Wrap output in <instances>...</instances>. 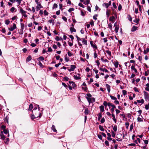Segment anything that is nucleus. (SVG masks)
Wrapping results in <instances>:
<instances>
[{
  "instance_id": "obj_10",
  "label": "nucleus",
  "mask_w": 149,
  "mask_h": 149,
  "mask_svg": "<svg viewBox=\"0 0 149 149\" xmlns=\"http://www.w3.org/2000/svg\"><path fill=\"white\" fill-rule=\"evenodd\" d=\"M70 31L71 33H72L73 32H76V29L72 27H70Z\"/></svg>"
},
{
  "instance_id": "obj_63",
  "label": "nucleus",
  "mask_w": 149,
  "mask_h": 149,
  "mask_svg": "<svg viewBox=\"0 0 149 149\" xmlns=\"http://www.w3.org/2000/svg\"><path fill=\"white\" fill-rule=\"evenodd\" d=\"M55 39L57 41H58L61 40L60 38L58 36H56V37Z\"/></svg>"
},
{
  "instance_id": "obj_24",
  "label": "nucleus",
  "mask_w": 149,
  "mask_h": 149,
  "mask_svg": "<svg viewBox=\"0 0 149 149\" xmlns=\"http://www.w3.org/2000/svg\"><path fill=\"white\" fill-rule=\"evenodd\" d=\"M73 77L74 79L76 80H78L81 79V77H77L76 75H74Z\"/></svg>"
},
{
  "instance_id": "obj_49",
  "label": "nucleus",
  "mask_w": 149,
  "mask_h": 149,
  "mask_svg": "<svg viewBox=\"0 0 149 149\" xmlns=\"http://www.w3.org/2000/svg\"><path fill=\"white\" fill-rule=\"evenodd\" d=\"M69 37L71 39L72 41H73V40L74 38V37L72 35H70L69 36Z\"/></svg>"
},
{
  "instance_id": "obj_39",
  "label": "nucleus",
  "mask_w": 149,
  "mask_h": 149,
  "mask_svg": "<svg viewBox=\"0 0 149 149\" xmlns=\"http://www.w3.org/2000/svg\"><path fill=\"white\" fill-rule=\"evenodd\" d=\"M21 28V29L23 30L24 28V24L22 23H20Z\"/></svg>"
},
{
  "instance_id": "obj_38",
  "label": "nucleus",
  "mask_w": 149,
  "mask_h": 149,
  "mask_svg": "<svg viewBox=\"0 0 149 149\" xmlns=\"http://www.w3.org/2000/svg\"><path fill=\"white\" fill-rule=\"evenodd\" d=\"M149 74V70H147V71L145 72V76H147Z\"/></svg>"
},
{
  "instance_id": "obj_27",
  "label": "nucleus",
  "mask_w": 149,
  "mask_h": 149,
  "mask_svg": "<svg viewBox=\"0 0 149 149\" xmlns=\"http://www.w3.org/2000/svg\"><path fill=\"white\" fill-rule=\"evenodd\" d=\"M84 113L86 115H87L88 114L89 111L87 108H86L85 109L84 111Z\"/></svg>"
},
{
  "instance_id": "obj_41",
  "label": "nucleus",
  "mask_w": 149,
  "mask_h": 149,
  "mask_svg": "<svg viewBox=\"0 0 149 149\" xmlns=\"http://www.w3.org/2000/svg\"><path fill=\"white\" fill-rule=\"evenodd\" d=\"M58 7L56 3H54L53 5V8H57Z\"/></svg>"
},
{
  "instance_id": "obj_50",
  "label": "nucleus",
  "mask_w": 149,
  "mask_h": 149,
  "mask_svg": "<svg viewBox=\"0 0 149 149\" xmlns=\"http://www.w3.org/2000/svg\"><path fill=\"white\" fill-rule=\"evenodd\" d=\"M105 143L106 144V145L107 146H108L109 145V142L107 141H106L105 142Z\"/></svg>"
},
{
  "instance_id": "obj_5",
  "label": "nucleus",
  "mask_w": 149,
  "mask_h": 149,
  "mask_svg": "<svg viewBox=\"0 0 149 149\" xmlns=\"http://www.w3.org/2000/svg\"><path fill=\"white\" fill-rule=\"evenodd\" d=\"M114 27H115V31L117 33L118 32L119 29V26L117 24V23L116 22L114 24Z\"/></svg>"
},
{
  "instance_id": "obj_60",
  "label": "nucleus",
  "mask_w": 149,
  "mask_h": 149,
  "mask_svg": "<svg viewBox=\"0 0 149 149\" xmlns=\"http://www.w3.org/2000/svg\"><path fill=\"white\" fill-rule=\"evenodd\" d=\"M62 19L65 21H67V18L65 16H63L62 17Z\"/></svg>"
},
{
  "instance_id": "obj_51",
  "label": "nucleus",
  "mask_w": 149,
  "mask_h": 149,
  "mask_svg": "<svg viewBox=\"0 0 149 149\" xmlns=\"http://www.w3.org/2000/svg\"><path fill=\"white\" fill-rule=\"evenodd\" d=\"M129 125V123L128 122H126L125 123V125H126V128L128 129Z\"/></svg>"
},
{
  "instance_id": "obj_37",
  "label": "nucleus",
  "mask_w": 149,
  "mask_h": 149,
  "mask_svg": "<svg viewBox=\"0 0 149 149\" xmlns=\"http://www.w3.org/2000/svg\"><path fill=\"white\" fill-rule=\"evenodd\" d=\"M112 136L113 137H115L116 136V134L113 131H111Z\"/></svg>"
},
{
  "instance_id": "obj_4",
  "label": "nucleus",
  "mask_w": 149,
  "mask_h": 149,
  "mask_svg": "<svg viewBox=\"0 0 149 149\" xmlns=\"http://www.w3.org/2000/svg\"><path fill=\"white\" fill-rule=\"evenodd\" d=\"M86 99L87 100L89 103L92 102H94L95 101V99L94 97H92L91 98L86 97Z\"/></svg>"
},
{
  "instance_id": "obj_32",
  "label": "nucleus",
  "mask_w": 149,
  "mask_h": 149,
  "mask_svg": "<svg viewBox=\"0 0 149 149\" xmlns=\"http://www.w3.org/2000/svg\"><path fill=\"white\" fill-rule=\"evenodd\" d=\"M118 62H116L114 63V65H115V67L116 68H117L118 67Z\"/></svg>"
},
{
  "instance_id": "obj_56",
  "label": "nucleus",
  "mask_w": 149,
  "mask_h": 149,
  "mask_svg": "<svg viewBox=\"0 0 149 149\" xmlns=\"http://www.w3.org/2000/svg\"><path fill=\"white\" fill-rule=\"evenodd\" d=\"M122 6L121 4H119L118 7V10H120L122 9Z\"/></svg>"
},
{
  "instance_id": "obj_57",
  "label": "nucleus",
  "mask_w": 149,
  "mask_h": 149,
  "mask_svg": "<svg viewBox=\"0 0 149 149\" xmlns=\"http://www.w3.org/2000/svg\"><path fill=\"white\" fill-rule=\"evenodd\" d=\"M41 61H43L44 60V58L43 57L41 56L38 58Z\"/></svg>"
},
{
  "instance_id": "obj_62",
  "label": "nucleus",
  "mask_w": 149,
  "mask_h": 149,
  "mask_svg": "<svg viewBox=\"0 0 149 149\" xmlns=\"http://www.w3.org/2000/svg\"><path fill=\"white\" fill-rule=\"evenodd\" d=\"M105 121V120L104 118H102L101 120V122L102 123H103Z\"/></svg>"
},
{
  "instance_id": "obj_46",
  "label": "nucleus",
  "mask_w": 149,
  "mask_h": 149,
  "mask_svg": "<svg viewBox=\"0 0 149 149\" xmlns=\"http://www.w3.org/2000/svg\"><path fill=\"white\" fill-rule=\"evenodd\" d=\"M110 97L112 100H116L117 99V98L116 97L112 95L110 96Z\"/></svg>"
},
{
  "instance_id": "obj_59",
  "label": "nucleus",
  "mask_w": 149,
  "mask_h": 149,
  "mask_svg": "<svg viewBox=\"0 0 149 149\" xmlns=\"http://www.w3.org/2000/svg\"><path fill=\"white\" fill-rule=\"evenodd\" d=\"M1 128L3 130H6V126L4 125H2L1 126Z\"/></svg>"
},
{
  "instance_id": "obj_53",
  "label": "nucleus",
  "mask_w": 149,
  "mask_h": 149,
  "mask_svg": "<svg viewBox=\"0 0 149 149\" xmlns=\"http://www.w3.org/2000/svg\"><path fill=\"white\" fill-rule=\"evenodd\" d=\"M108 103H107L106 101H104L103 102V105L105 107L108 105Z\"/></svg>"
},
{
  "instance_id": "obj_40",
  "label": "nucleus",
  "mask_w": 149,
  "mask_h": 149,
  "mask_svg": "<svg viewBox=\"0 0 149 149\" xmlns=\"http://www.w3.org/2000/svg\"><path fill=\"white\" fill-rule=\"evenodd\" d=\"M78 5L79 6L82 7L83 8H84V6L81 3H79Z\"/></svg>"
},
{
  "instance_id": "obj_15",
  "label": "nucleus",
  "mask_w": 149,
  "mask_h": 149,
  "mask_svg": "<svg viewBox=\"0 0 149 149\" xmlns=\"http://www.w3.org/2000/svg\"><path fill=\"white\" fill-rule=\"evenodd\" d=\"M100 111L103 112L104 111V106L103 105H101L100 107Z\"/></svg>"
},
{
  "instance_id": "obj_26",
  "label": "nucleus",
  "mask_w": 149,
  "mask_h": 149,
  "mask_svg": "<svg viewBox=\"0 0 149 149\" xmlns=\"http://www.w3.org/2000/svg\"><path fill=\"white\" fill-rule=\"evenodd\" d=\"M99 128L100 130L102 131H104V129L102 126L99 125Z\"/></svg>"
},
{
  "instance_id": "obj_14",
  "label": "nucleus",
  "mask_w": 149,
  "mask_h": 149,
  "mask_svg": "<svg viewBox=\"0 0 149 149\" xmlns=\"http://www.w3.org/2000/svg\"><path fill=\"white\" fill-rule=\"evenodd\" d=\"M69 83L70 84H72L73 88H74L76 86L75 84L72 81H69Z\"/></svg>"
},
{
  "instance_id": "obj_21",
  "label": "nucleus",
  "mask_w": 149,
  "mask_h": 149,
  "mask_svg": "<svg viewBox=\"0 0 149 149\" xmlns=\"http://www.w3.org/2000/svg\"><path fill=\"white\" fill-rule=\"evenodd\" d=\"M52 129L54 132H56L57 131L55 129V126L53 125H52Z\"/></svg>"
},
{
  "instance_id": "obj_52",
  "label": "nucleus",
  "mask_w": 149,
  "mask_h": 149,
  "mask_svg": "<svg viewBox=\"0 0 149 149\" xmlns=\"http://www.w3.org/2000/svg\"><path fill=\"white\" fill-rule=\"evenodd\" d=\"M108 26L111 29V30L112 28V25L111 23H109L108 24Z\"/></svg>"
},
{
  "instance_id": "obj_30",
  "label": "nucleus",
  "mask_w": 149,
  "mask_h": 149,
  "mask_svg": "<svg viewBox=\"0 0 149 149\" xmlns=\"http://www.w3.org/2000/svg\"><path fill=\"white\" fill-rule=\"evenodd\" d=\"M113 131L115 132H116L117 131V126L116 125H115V126H113Z\"/></svg>"
},
{
  "instance_id": "obj_16",
  "label": "nucleus",
  "mask_w": 149,
  "mask_h": 149,
  "mask_svg": "<svg viewBox=\"0 0 149 149\" xmlns=\"http://www.w3.org/2000/svg\"><path fill=\"white\" fill-rule=\"evenodd\" d=\"M131 69L134 71L135 72L137 73V70L135 68L134 65H132L131 67Z\"/></svg>"
},
{
  "instance_id": "obj_42",
  "label": "nucleus",
  "mask_w": 149,
  "mask_h": 149,
  "mask_svg": "<svg viewBox=\"0 0 149 149\" xmlns=\"http://www.w3.org/2000/svg\"><path fill=\"white\" fill-rule=\"evenodd\" d=\"M44 14L45 15H47L48 14V13L46 10H45L44 11Z\"/></svg>"
},
{
  "instance_id": "obj_34",
  "label": "nucleus",
  "mask_w": 149,
  "mask_h": 149,
  "mask_svg": "<svg viewBox=\"0 0 149 149\" xmlns=\"http://www.w3.org/2000/svg\"><path fill=\"white\" fill-rule=\"evenodd\" d=\"M0 135L1 139L4 140L5 139V137L3 134H0Z\"/></svg>"
},
{
  "instance_id": "obj_9",
  "label": "nucleus",
  "mask_w": 149,
  "mask_h": 149,
  "mask_svg": "<svg viewBox=\"0 0 149 149\" xmlns=\"http://www.w3.org/2000/svg\"><path fill=\"white\" fill-rule=\"evenodd\" d=\"M90 43L91 46L94 48H95V49H97V46L95 45L93 43V42L92 41H91Z\"/></svg>"
},
{
  "instance_id": "obj_25",
  "label": "nucleus",
  "mask_w": 149,
  "mask_h": 149,
  "mask_svg": "<svg viewBox=\"0 0 149 149\" xmlns=\"http://www.w3.org/2000/svg\"><path fill=\"white\" fill-rule=\"evenodd\" d=\"M82 43L83 44L85 45H87V41L86 40H85L84 38H82Z\"/></svg>"
},
{
  "instance_id": "obj_17",
  "label": "nucleus",
  "mask_w": 149,
  "mask_h": 149,
  "mask_svg": "<svg viewBox=\"0 0 149 149\" xmlns=\"http://www.w3.org/2000/svg\"><path fill=\"white\" fill-rule=\"evenodd\" d=\"M31 59V56H29L26 59V61L27 62H29L30 61Z\"/></svg>"
},
{
  "instance_id": "obj_55",
  "label": "nucleus",
  "mask_w": 149,
  "mask_h": 149,
  "mask_svg": "<svg viewBox=\"0 0 149 149\" xmlns=\"http://www.w3.org/2000/svg\"><path fill=\"white\" fill-rule=\"evenodd\" d=\"M10 21L8 20H7L6 21L5 24L7 25H8L10 23Z\"/></svg>"
},
{
  "instance_id": "obj_36",
  "label": "nucleus",
  "mask_w": 149,
  "mask_h": 149,
  "mask_svg": "<svg viewBox=\"0 0 149 149\" xmlns=\"http://www.w3.org/2000/svg\"><path fill=\"white\" fill-rule=\"evenodd\" d=\"M15 10V8L14 7H12L10 9V11L11 12H13Z\"/></svg>"
},
{
  "instance_id": "obj_18",
  "label": "nucleus",
  "mask_w": 149,
  "mask_h": 149,
  "mask_svg": "<svg viewBox=\"0 0 149 149\" xmlns=\"http://www.w3.org/2000/svg\"><path fill=\"white\" fill-rule=\"evenodd\" d=\"M116 138L118 139H120L122 136V134H119L117 135Z\"/></svg>"
},
{
  "instance_id": "obj_48",
  "label": "nucleus",
  "mask_w": 149,
  "mask_h": 149,
  "mask_svg": "<svg viewBox=\"0 0 149 149\" xmlns=\"http://www.w3.org/2000/svg\"><path fill=\"white\" fill-rule=\"evenodd\" d=\"M68 56L70 57L72 55V53L70 51H68Z\"/></svg>"
},
{
  "instance_id": "obj_64",
  "label": "nucleus",
  "mask_w": 149,
  "mask_h": 149,
  "mask_svg": "<svg viewBox=\"0 0 149 149\" xmlns=\"http://www.w3.org/2000/svg\"><path fill=\"white\" fill-rule=\"evenodd\" d=\"M97 15H95L93 17V19L95 20H96L97 19Z\"/></svg>"
},
{
  "instance_id": "obj_47",
  "label": "nucleus",
  "mask_w": 149,
  "mask_h": 149,
  "mask_svg": "<svg viewBox=\"0 0 149 149\" xmlns=\"http://www.w3.org/2000/svg\"><path fill=\"white\" fill-rule=\"evenodd\" d=\"M62 85L66 88H68L66 84L64 83H62Z\"/></svg>"
},
{
  "instance_id": "obj_35",
  "label": "nucleus",
  "mask_w": 149,
  "mask_h": 149,
  "mask_svg": "<svg viewBox=\"0 0 149 149\" xmlns=\"http://www.w3.org/2000/svg\"><path fill=\"white\" fill-rule=\"evenodd\" d=\"M33 108V105L32 104H31L29 106V109L31 110Z\"/></svg>"
},
{
  "instance_id": "obj_6",
  "label": "nucleus",
  "mask_w": 149,
  "mask_h": 149,
  "mask_svg": "<svg viewBox=\"0 0 149 149\" xmlns=\"http://www.w3.org/2000/svg\"><path fill=\"white\" fill-rule=\"evenodd\" d=\"M16 28V24L14 23L13 24V26H11L10 27V28H9V29L10 31H13L14 29Z\"/></svg>"
},
{
  "instance_id": "obj_31",
  "label": "nucleus",
  "mask_w": 149,
  "mask_h": 149,
  "mask_svg": "<svg viewBox=\"0 0 149 149\" xmlns=\"http://www.w3.org/2000/svg\"><path fill=\"white\" fill-rule=\"evenodd\" d=\"M145 108L146 110H148L149 109V103L148 104H146L145 106Z\"/></svg>"
},
{
  "instance_id": "obj_11",
  "label": "nucleus",
  "mask_w": 149,
  "mask_h": 149,
  "mask_svg": "<svg viewBox=\"0 0 149 149\" xmlns=\"http://www.w3.org/2000/svg\"><path fill=\"white\" fill-rule=\"evenodd\" d=\"M41 8V5L40 4L38 5L36 7V11H38L40 10Z\"/></svg>"
},
{
  "instance_id": "obj_61",
  "label": "nucleus",
  "mask_w": 149,
  "mask_h": 149,
  "mask_svg": "<svg viewBox=\"0 0 149 149\" xmlns=\"http://www.w3.org/2000/svg\"><path fill=\"white\" fill-rule=\"evenodd\" d=\"M37 110H38L37 109V108H36V107L34 108L33 110V111H32L33 113H35V112H36V111Z\"/></svg>"
},
{
  "instance_id": "obj_13",
  "label": "nucleus",
  "mask_w": 149,
  "mask_h": 149,
  "mask_svg": "<svg viewBox=\"0 0 149 149\" xmlns=\"http://www.w3.org/2000/svg\"><path fill=\"white\" fill-rule=\"evenodd\" d=\"M106 86L108 92L109 93L110 91V86L108 84H106Z\"/></svg>"
},
{
  "instance_id": "obj_29",
  "label": "nucleus",
  "mask_w": 149,
  "mask_h": 149,
  "mask_svg": "<svg viewBox=\"0 0 149 149\" xmlns=\"http://www.w3.org/2000/svg\"><path fill=\"white\" fill-rule=\"evenodd\" d=\"M115 19V17L114 16L110 17L109 18V21H110L113 22V21L114 19Z\"/></svg>"
},
{
  "instance_id": "obj_54",
  "label": "nucleus",
  "mask_w": 149,
  "mask_h": 149,
  "mask_svg": "<svg viewBox=\"0 0 149 149\" xmlns=\"http://www.w3.org/2000/svg\"><path fill=\"white\" fill-rule=\"evenodd\" d=\"M133 128V124H132L130 125V130L132 131Z\"/></svg>"
},
{
  "instance_id": "obj_12",
  "label": "nucleus",
  "mask_w": 149,
  "mask_h": 149,
  "mask_svg": "<svg viewBox=\"0 0 149 149\" xmlns=\"http://www.w3.org/2000/svg\"><path fill=\"white\" fill-rule=\"evenodd\" d=\"M137 27L135 26H133L131 29V31L134 32L137 30Z\"/></svg>"
},
{
  "instance_id": "obj_1",
  "label": "nucleus",
  "mask_w": 149,
  "mask_h": 149,
  "mask_svg": "<svg viewBox=\"0 0 149 149\" xmlns=\"http://www.w3.org/2000/svg\"><path fill=\"white\" fill-rule=\"evenodd\" d=\"M19 12L20 13L23 17H27V15L26 14V12L22 8H21L19 10Z\"/></svg>"
},
{
  "instance_id": "obj_28",
  "label": "nucleus",
  "mask_w": 149,
  "mask_h": 149,
  "mask_svg": "<svg viewBox=\"0 0 149 149\" xmlns=\"http://www.w3.org/2000/svg\"><path fill=\"white\" fill-rule=\"evenodd\" d=\"M31 119H32V120H33V119H34L35 118H37V117H36V116H35V115H34V114L31 115Z\"/></svg>"
},
{
  "instance_id": "obj_43",
  "label": "nucleus",
  "mask_w": 149,
  "mask_h": 149,
  "mask_svg": "<svg viewBox=\"0 0 149 149\" xmlns=\"http://www.w3.org/2000/svg\"><path fill=\"white\" fill-rule=\"evenodd\" d=\"M124 95H125L127 94V91L125 90H123L122 91Z\"/></svg>"
},
{
  "instance_id": "obj_23",
  "label": "nucleus",
  "mask_w": 149,
  "mask_h": 149,
  "mask_svg": "<svg viewBox=\"0 0 149 149\" xmlns=\"http://www.w3.org/2000/svg\"><path fill=\"white\" fill-rule=\"evenodd\" d=\"M103 6H105L107 8H108V7L109 6L108 4V3H104L103 5Z\"/></svg>"
},
{
  "instance_id": "obj_3",
  "label": "nucleus",
  "mask_w": 149,
  "mask_h": 149,
  "mask_svg": "<svg viewBox=\"0 0 149 149\" xmlns=\"http://www.w3.org/2000/svg\"><path fill=\"white\" fill-rule=\"evenodd\" d=\"M143 93L145 100L147 101L149 100V95L148 93L145 91H144Z\"/></svg>"
},
{
  "instance_id": "obj_45",
  "label": "nucleus",
  "mask_w": 149,
  "mask_h": 149,
  "mask_svg": "<svg viewBox=\"0 0 149 149\" xmlns=\"http://www.w3.org/2000/svg\"><path fill=\"white\" fill-rule=\"evenodd\" d=\"M54 20H53L52 19H49L48 21V22L50 23H54Z\"/></svg>"
},
{
  "instance_id": "obj_8",
  "label": "nucleus",
  "mask_w": 149,
  "mask_h": 149,
  "mask_svg": "<svg viewBox=\"0 0 149 149\" xmlns=\"http://www.w3.org/2000/svg\"><path fill=\"white\" fill-rule=\"evenodd\" d=\"M142 118H143L142 116L141 115H139V117L137 118V120L138 122H143V120L142 119Z\"/></svg>"
},
{
  "instance_id": "obj_44",
  "label": "nucleus",
  "mask_w": 149,
  "mask_h": 149,
  "mask_svg": "<svg viewBox=\"0 0 149 149\" xmlns=\"http://www.w3.org/2000/svg\"><path fill=\"white\" fill-rule=\"evenodd\" d=\"M86 95L87 96V97H88V98H91V97L92 96L90 94V93H87V94H86Z\"/></svg>"
},
{
  "instance_id": "obj_2",
  "label": "nucleus",
  "mask_w": 149,
  "mask_h": 149,
  "mask_svg": "<svg viewBox=\"0 0 149 149\" xmlns=\"http://www.w3.org/2000/svg\"><path fill=\"white\" fill-rule=\"evenodd\" d=\"M38 109L36 111V112H35V113H33L35 114V116H36V117H40L42 116V114L41 113L39 112L40 108L39 107V105H38Z\"/></svg>"
},
{
  "instance_id": "obj_58",
  "label": "nucleus",
  "mask_w": 149,
  "mask_h": 149,
  "mask_svg": "<svg viewBox=\"0 0 149 149\" xmlns=\"http://www.w3.org/2000/svg\"><path fill=\"white\" fill-rule=\"evenodd\" d=\"M3 132L5 134H7L8 132V131L7 130H3Z\"/></svg>"
},
{
  "instance_id": "obj_20",
  "label": "nucleus",
  "mask_w": 149,
  "mask_h": 149,
  "mask_svg": "<svg viewBox=\"0 0 149 149\" xmlns=\"http://www.w3.org/2000/svg\"><path fill=\"white\" fill-rule=\"evenodd\" d=\"M112 117H113V121L115 122V123L116 122V119L115 118V115L113 113H112L111 114Z\"/></svg>"
},
{
  "instance_id": "obj_33",
  "label": "nucleus",
  "mask_w": 149,
  "mask_h": 149,
  "mask_svg": "<svg viewBox=\"0 0 149 149\" xmlns=\"http://www.w3.org/2000/svg\"><path fill=\"white\" fill-rule=\"evenodd\" d=\"M98 120H100V119L102 117L101 113H99V114H98Z\"/></svg>"
},
{
  "instance_id": "obj_7",
  "label": "nucleus",
  "mask_w": 149,
  "mask_h": 149,
  "mask_svg": "<svg viewBox=\"0 0 149 149\" xmlns=\"http://www.w3.org/2000/svg\"><path fill=\"white\" fill-rule=\"evenodd\" d=\"M76 68V67L74 65H70V68L68 69V70L70 72L74 71V69Z\"/></svg>"
},
{
  "instance_id": "obj_19",
  "label": "nucleus",
  "mask_w": 149,
  "mask_h": 149,
  "mask_svg": "<svg viewBox=\"0 0 149 149\" xmlns=\"http://www.w3.org/2000/svg\"><path fill=\"white\" fill-rule=\"evenodd\" d=\"M137 102L138 103L141 104H143L144 102V100L143 99L141 100H137Z\"/></svg>"
},
{
  "instance_id": "obj_22",
  "label": "nucleus",
  "mask_w": 149,
  "mask_h": 149,
  "mask_svg": "<svg viewBox=\"0 0 149 149\" xmlns=\"http://www.w3.org/2000/svg\"><path fill=\"white\" fill-rule=\"evenodd\" d=\"M105 52L106 53H107L108 55L110 56H111V54L110 51L109 50H106Z\"/></svg>"
}]
</instances>
